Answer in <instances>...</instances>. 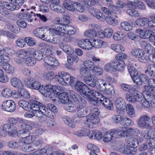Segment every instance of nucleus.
Listing matches in <instances>:
<instances>
[{
    "mask_svg": "<svg viewBox=\"0 0 155 155\" xmlns=\"http://www.w3.org/2000/svg\"><path fill=\"white\" fill-rule=\"evenodd\" d=\"M7 143L8 147L12 149H17L21 146L20 140H10L7 142Z\"/></svg>",
    "mask_w": 155,
    "mask_h": 155,
    "instance_id": "obj_38",
    "label": "nucleus"
},
{
    "mask_svg": "<svg viewBox=\"0 0 155 155\" xmlns=\"http://www.w3.org/2000/svg\"><path fill=\"white\" fill-rule=\"evenodd\" d=\"M74 2L71 0H65L63 4L64 7L68 10L71 12H74L73 6Z\"/></svg>",
    "mask_w": 155,
    "mask_h": 155,
    "instance_id": "obj_36",
    "label": "nucleus"
},
{
    "mask_svg": "<svg viewBox=\"0 0 155 155\" xmlns=\"http://www.w3.org/2000/svg\"><path fill=\"white\" fill-rule=\"evenodd\" d=\"M78 45L80 47L86 50H89L92 49L90 41L87 39H82L79 40Z\"/></svg>",
    "mask_w": 155,
    "mask_h": 155,
    "instance_id": "obj_19",
    "label": "nucleus"
},
{
    "mask_svg": "<svg viewBox=\"0 0 155 155\" xmlns=\"http://www.w3.org/2000/svg\"><path fill=\"white\" fill-rule=\"evenodd\" d=\"M126 110L127 114L131 117H136V114L133 106L130 104H127L125 107Z\"/></svg>",
    "mask_w": 155,
    "mask_h": 155,
    "instance_id": "obj_29",
    "label": "nucleus"
},
{
    "mask_svg": "<svg viewBox=\"0 0 155 155\" xmlns=\"http://www.w3.org/2000/svg\"><path fill=\"white\" fill-rule=\"evenodd\" d=\"M112 66H113L114 69L118 71H123L125 67V63L123 60H114L112 61Z\"/></svg>",
    "mask_w": 155,
    "mask_h": 155,
    "instance_id": "obj_20",
    "label": "nucleus"
},
{
    "mask_svg": "<svg viewBox=\"0 0 155 155\" xmlns=\"http://www.w3.org/2000/svg\"><path fill=\"white\" fill-rule=\"evenodd\" d=\"M11 82L12 86L18 88H22L23 86V83L20 80L16 78H13L11 80Z\"/></svg>",
    "mask_w": 155,
    "mask_h": 155,
    "instance_id": "obj_35",
    "label": "nucleus"
},
{
    "mask_svg": "<svg viewBox=\"0 0 155 155\" xmlns=\"http://www.w3.org/2000/svg\"><path fill=\"white\" fill-rule=\"evenodd\" d=\"M92 71L93 73L97 75H100L103 73V69L99 66V65H96Z\"/></svg>",
    "mask_w": 155,
    "mask_h": 155,
    "instance_id": "obj_63",
    "label": "nucleus"
},
{
    "mask_svg": "<svg viewBox=\"0 0 155 155\" xmlns=\"http://www.w3.org/2000/svg\"><path fill=\"white\" fill-rule=\"evenodd\" d=\"M113 137H115L114 130L107 131L103 136V141L105 142H108L112 140Z\"/></svg>",
    "mask_w": 155,
    "mask_h": 155,
    "instance_id": "obj_28",
    "label": "nucleus"
},
{
    "mask_svg": "<svg viewBox=\"0 0 155 155\" xmlns=\"http://www.w3.org/2000/svg\"><path fill=\"white\" fill-rule=\"evenodd\" d=\"M90 43L92 46V48L93 47L95 48H100L102 44H106V43L103 42L102 41L97 38H91Z\"/></svg>",
    "mask_w": 155,
    "mask_h": 155,
    "instance_id": "obj_30",
    "label": "nucleus"
},
{
    "mask_svg": "<svg viewBox=\"0 0 155 155\" xmlns=\"http://www.w3.org/2000/svg\"><path fill=\"white\" fill-rule=\"evenodd\" d=\"M0 32H1V35H6L10 38H14L15 36V35L13 33L12 30H10V31H6L1 30L0 31Z\"/></svg>",
    "mask_w": 155,
    "mask_h": 155,
    "instance_id": "obj_59",
    "label": "nucleus"
},
{
    "mask_svg": "<svg viewBox=\"0 0 155 155\" xmlns=\"http://www.w3.org/2000/svg\"><path fill=\"white\" fill-rule=\"evenodd\" d=\"M146 74L153 77H155V65L150 64L148 65L145 70Z\"/></svg>",
    "mask_w": 155,
    "mask_h": 155,
    "instance_id": "obj_32",
    "label": "nucleus"
},
{
    "mask_svg": "<svg viewBox=\"0 0 155 155\" xmlns=\"http://www.w3.org/2000/svg\"><path fill=\"white\" fill-rule=\"evenodd\" d=\"M140 37L142 38H149V41L153 42L155 40V33L149 30H139Z\"/></svg>",
    "mask_w": 155,
    "mask_h": 155,
    "instance_id": "obj_10",
    "label": "nucleus"
},
{
    "mask_svg": "<svg viewBox=\"0 0 155 155\" xmlns=\"http://www.w3.org/2000/svg\"><path fill=\"white\" fill-rule=\"evenodd\" d=\"M150 117L146 114H143L140 117L137 122L138 127L143 129L148 130V132L152 129L151 124Z\"/></svg>",
    "mask_w": 155,
    "mask_h": 155,
    "instance_id": "obj_3",
    "label": "nucleus"
},
{
    "mask_svg": "<svg viewBox=\"0 0 155 155\" xmlns=\"http://www.w3.org/2000/svg\"><path fill=\"white\" fill-rule=\"evenodd\" d=\"M130 95L126 93L125 95V98L126 100L130 103H135L137 102V99L140 96L137 93L135 88L131 86L130 89L128 91Z\"/></svg>",
    "mask_w": 155,
    "mask_h": 155,
    "instance_id": "obj_7",
    "label": "nucleus"
},
{
    "mask_svg": "<svg viewBox=\"0 0 155 155\" xmlns=\"http://www.w3.org/2000/svg\"><path fill=\"white\" fill-rule=\"evenodd\" d=\"M25 63L28 66H33L36 64V61L33 57L28 56L25 58Z\"/></svg>",
    "mask_w": 155,
    "mask_h": 155,
    "instance_id": "obj_47",
    "label": "nucleus"
},
{
    "mask_svg": "<svg viewBox=\"0 0 155 155\" xmlns=\"http://www.w3.org/2000/svg\"><path fill=\"white\" fill-rule=\"evenodd\" d=\"M111 49L117 53H120L124 51V49L123 46L117 44H113L110 46Z\"/></svg>",
    "mask_w": 155,
    "mask_h": 155,
    "instance_id": "obj_40",
    "label": "nucleus"
},
{
    "mask_svg": "<svg viewBox=\"0 0 155 155\" xmlns=\"http://www.w3.org/2000/svg\"><path fill=\"white\" fill-rule=\"evenodd\" d=\"M2 108L4 110L12 112L15 109V104L12 100H5L3 102Z\"/></svg>",
    "mask_w": 155,
    "mask_h": 155,
    "instance_id": "obj_13",
    "label": "nucleus"
},
{
    "mask_svg": "<svg viewBox=\"0 0 155 155\" xmlns=\"http://www.w3.org/2000/svg\"><path fill=\"white\" fill-rule=\"evenodd\" d=\"M88 12L101 21H104L106 20L108 24L113 26L117 25L118 24V21L116 19L109 15L105 17L102 12L95 8H91L89 9Z\"/></svg>",
    "mask_w": 155,
    "mask_h": 155,
    "instance_id": "obj_1",
    "label": "nucleus"
},
{
    "mask_svg": "<svg viewBox=\"0 0 155 155\" xmlns=\"http://www.w3.org/2000/svg\"><path fill=\"white\" fill-rule=\"evenodd\" d=\"M29 104L28 101L23 100H20L18 102L19 105L25 110L28 109Z\"/></svg>",
    "mask_w": 155,
    "mask_h": 155,
    "instance_id": "obj_54",
    "label": "nucleus"
},
{
    "mask_svg": "<svg viewBox=\"0 0 155 155\" xmlns=\"http://www.w3.org/2000/svg\"><path fill=\"white\" fill-rule=\"evenodd\" d=\"M79 104L77 107V116L78 117H84L87 112V109L86 107V102L84 98H81L78 100Z\"/></svg>",
    "mask_w": 155,
    "mask_h": 155,
    "instance_id": "obj_5",
    "label": "nucleus"
},
{
    "mask_svg": "<svg viewBox=\"0 0 155 155\" xmlns=\"http://www.w3.org/2000/svg\"><path fill=\"white\" fill-rule=\"evenodd\" d=\"M44 105L41 103L35 101L34 103H32L30 104V108L33 111H36V114L38 117V114L39 113H42L43 111V110L45 108Z\"/></svg>",
    "mask_w": 155,
    "mask_h": 155,
    "instance_id": "obj_14",
    "label": "nucleus"
},
{
    "mask_svg": "<svg viewBox=\"0 0 155 155\" xmlns=\"http://www.w3.org/2000/svg\"><path fill=\"white\" fill-rule=\"evenodd\" d=\"M131 145L134 146L135 145V144L132 142L131 143L130 142L125 146L124 144H121L117 148L119 149L120 151L122 153L134 155L137 153V149L131 147Z\"/></svg>",
    "mask_w": 155,
    "mask_h": 155,
    "instance_id": "obj_8",
    "label": "nucleus"
},
{
    "mask_svg": "<svg viewBox=\"0 0 155 155\" xmlns=\"http://www.w3.org/2000/svg\"><path fill=\"white\" fill-rule=\"evenodd\" d=\"M127 134L128 136L135 135H138L140 134V131L139 130L136 128L130 127L128 128H127Z\"/></svg>",
    "mask_w": 155,
    "mask_h": 155,
    "instance_id": "obj_46",
    "label": "nucleus"
},
{
    "mask_svg": "<svg viewBox=\"0 0 155 155\" xmlns=\"http://www.w3.org/2000/svg\"><path fill=\"white\" fill-rule=\"evenodd\" d=\"M7 2L0 0V13L3 15L8 14V10L6 8Z\"/></svg>",
    "mask_w": 155,
    "mask_h": 155,
    "instance_id": "obj_39",
    "label": "nucleus"
},
{
    "mask_svg": "<svg viewBox=\"0 0 155 155\" xmlns=\"http://www.w3.org/2000/svg\"><path fill=\"white\" fill-rule=\"evenodd\" d=\"M131 78L134 83L138 85L142 84L141 81L140 76L137 74V73H135L131 76Z\"/></svg>",
    "mask_w": 155,
    "mask_h": 155,
    "instance_id": "obj_60",
    "label": "nucleus"
},
{
    "mask_svg": "<svg viewBox=\"0 0 155 155\" xmlns=\"http://www.w3.org/2000/svg\"><path fill=\"white\" fill-rule=\"evenodd\" d=\"M64 122L70 127H73L74 125L71 119L68 117L65 116L62 118Z\"/></svg>",
    "mask_w": 155,
    "mask_h": 155,
    "instance_id": "obj_55",
    "label": "nucleus"
},
{
    "mask_svg": "<svg viewBox=\"0 0 155 155\" xmlns=\"http://www.w3.org/2000/svg\"><path fill=\"white\" fill-rule=\"evenodd\" d=\"M99 101L107 109L112 110L113 104L108 98L105 97L103 100H99Z\"/></svg>",
    "mask_w": 155,
    "mask_h": 155,
    "instance_id": "obj_33",
    "label": "nucleus"
},
{
    "mask_svg": "<svg viewBox=\"0 0 155 155\" xmlns=\"http://www.w3.org/2000/svg\"><path fill=\"white\" fill-rule=\"evenodd\" d=\"M22 149L23 151L25 152H29L35 150L33 146L30 143L24 144L22 145Z\"/></svg>",
    "mask_w": 155,
    "mask_h": 155,
    "instance_id": "obj_57",
    "label": "nucleus"
},
{
    "mask_svg": "<svg viewBox=\"0 0 155 155\" xmlns=\"http://www.w3.org/2000/svg\"><path fill=\"white\" fill-rule=\"evenodd\" d=\"M149 20L148 18L144 17L137 19L135 21V23L138 26H143L145 24H147Z\"/></svg>",
    "mask_w": 155,
    "mask_h": 155,
    "instance_id": "obj_49",
    "label": "nucleus"
},
{
    "mask_svg": "<svg viewBox=\"0 0 155 155\" xmlns=\"http://www.w3.org/2000/svg\"><path fill=\"white\" fill-rule=\"evenodd\" d=\"M8 122L11 124L15 125L20 124L24 122V119L20 117L14 118L11 117L8 120Z\"/></svg>",
    "mask_w": 155,
    "mask_h": 155,
    "instance_id": "obj_34",
    "label": "nucleus"
},
{
    "mask_svg": "<svg viewBox=\"0 0 155 155\" xmlns=\"http://www.w3.org/2000/svg\"><path fill=\"white\" fill-rule=\"evenodd\" d=\"M2 94L4 97H8L12 96V92L9 88L5 87L2 90Z\"/></svg>",
    "mask_w": 155,
    "mask_h": 155,
    "instance_id": "obj_53",
    "label": "nucleus"
},
{
    "mask_svg": "<svg viewBox=\"0 0 155 155\" xmlns=\"http://www.w3.org/2000/svg\"><path fill=\"white\" fill-rule=\"evenodd\" d=\"M43 77L45 79L51 81L54 78V75L53 73L50 71L44 73L43 74Z\"/></svg>",
    "mask_w": 155,
    "mask_h": 155,
    "instance_id": "obj_62",
    "label": "nucleus"
},
{
    "mask_svg": "<svg viewBox=\"0 0 155 155\" xmlns=\"http://www.w3.org/2000/svg\"><path fill=\"white\" fill-rule=\"evenodd\" d=\"M56 77L58 81L64 85L66 84L71 85L75 81V78L73 76H71L68 73L64 71L59 72L56 75Z\"/></svg>",
    "mask_w": 155,
    "mask_h": 155,
    "instance_id": "obj_2",
    "label": "nucleus"
},
{
    "mask_svg": "<svg viewBox=\"0 0 155 155\" xmlns=\"http://www.w3.org/2000/svg\"><path fill=\"white\" fill-rule=\"evenodd\" d=\"M25 85L28 87L35 90H40L42 88V85L39 82L33 78H25L24 81Z\"/></svg>",
    "mask_w": 155,
    "mask_h": 155,
    "instance_id": "obj_6",
    "label": "nucleus"
},
{
    "mask_svg": "<svg viewBox=\"0 0 155 155\" xmlns=\"http://www.w3.org/2000/svg\"><path fill=\"white\" fill-rule=\"evenodd\" d=\"M28 51L24 49L18 51L16 53V56L25 60L28 56Z\"/></svg>",
    "mask_w": 155,
    "mask_h": 155,
    "instance_id": "obj_50",
    "label": "nucleus"
},
{
    "mask_svg": "<svg viewBox=\"0 0 155 155\" xmlns=\"http://www.w3.org/2000/svg\"><path fill=\"white\" fill-rule=\"evenodd\" d=\"M127 128L124 127H120L117 130H114V133L115 135V137L118 138L119 137H122L125 136H128L127 133Z\"/></svg>",
    "mask_w": 155,
    "mask_h": 155,
    "instance_id": "obj_24",
    "label": "nucleus"
},
{
    "mask_svg": "<svg viewBox=\"0 0 155 155\" xmlns=\"http://www.w3.org/2000/svg\"><path fill=\"white\" fill-rule=\"evenodd\" d=\"M53 85L50 84H46L44 87L42 85V88L40 90V92L46 97L52 96L53 94Z\"/></svg>",
    "mask_w": 155,
    "mask_h": 155,
    "instance_id": "obj_17",
    "label": "nucleus"
},
{
    "mask_svg": "<svg viewBox=\"0 0 155 155\" xmlns=\"http://www.w3.org/2000/svg\"><path fill=\"white\" fill-rule=\"evenodd\" d=\"M125 35L121 31H117L114 33L113 36L114 39L115 41H119L123 39L125 37Z\"/></svg>",
    "mask_w": 155,
    "mask_h": 155,
    "instance_id": "obj_52",
    "label": "nucleus"
},
{
    "mask_svg": "<svg viewBox=\"0 0 155 155\" xmlns=\"http://www.w3.org/2000/svg\"><path fill=\"white\" fill-rule=\"evenodd\" d=\"M84 81L85 83L92 87H94L96 85H98V81L97 78L91 73L84 77Z\"/></svg>",
    "mask_w": 155,
    "mask_h": 155,
    "instance_id": "obj_12",
    "label": "nucleus"
},
{
    "mask_svg": "<svg viewBox=\"0 0 155 155\" xmlns=\"http://www.w3.org/2000/svg\"><path fill=\"white\" fill-rule=\"evenodd\" d=\"M138 58H139V61L141 62H146L148 58L149 60L152 62H155V57H154V55L150 54L149 57H148L145 55V52L144 51H143V54H141L140 56Z\"/></svg>",
    "mask_w": 155,
    "mask_h": 155,
    "instance_id": "obj_25",
    "label": "nucleus"
},
{
    "mask_svg": "<svg viewBox=\"0 0 155 155\" xmlns=\"http://www.w3.org/2000/svg\"><path fill=\"white\" fill-rule=\"evenodd\" d=\"M33 33L35 36L40 38H44L45 36L44 30H35Z\"/></svg>",
    "mask_w": 155,
    "mask_h": 155,
    "instance_id": "obj_61",
    "label": "nucleus"
},
{
    "mask_svg": "<svg viewBox=\"0 0 155 155\" xmlns=\"http://www.w3.org/2000/svg\"><path fill=\"white\" fill-rule=\"evenodd\" d=\"M32 55L35 59L39 61H41L43 58V53L40 50H37L33 52Z\"/></svg>",
    "mask_w": 155,
    "mask_h": 155,
    "instance_id": "obj_44",
    "label": "nucleus"
},
{
    "mask_svg": "<svg viewBox=\"0 0 155 155\" xmlns=\"http://www.w3.org/2000/svg\"><path fill=\"white\" fill-rule=\"evenodd\" d=\"M86 121L85 124L87 127L93 128V125L98 124L100 121L98 116L89 114L86 116Z\"/></svg>",
    "mask_w": 155,
    "mask_h": 155,
    "instance_id": "obj_11",
    "label": "nucleus"
},
{
    "mask_svg": "<svg viewBox=\"0 0 155 155\" xmlns=\"http://www.w3.org/2000/svg\"><path fill=\"white\" fill-rule=\"evenodd\" d=\"M143 51L141 49L135 48L133 49L131 51L132 55L135 57L138 58L141 54H143Z\"/></svg>",
    "mask_w": 155,
    "mask_h": 155,
    "instance_id": "obj_58",
    "label": "nucleus"
},
{
    "mask_svg": "<svg viewBox=\"0 0 155 155\" xmlns=\"http://www.w3.org/2000/svg\"><path fill=\"white\" fill-rule=\"evenodd\" d=\"M19 90V96L20 97H22L25 98H29L30 97V94L28 91L25 89L20 88Z\"/></svg>",
    "mask_w": 155,
    "mask_h": 155,
    "instance_id": "obj_51",
    "label": "nucleus"
},
{
    "mask_svg": "<svg viewBox=\"0 0 155 155\" xmlns=\"http://www.w3.org/2000/svg\"><path fill=\"white\" fill-rule=\"evenodd\" d=\"M60 101L61 103L65 104L69 102V98L68 94L65 92H63L58 95Z\"/></svg>",
    "mask_w": 155,
    "mask_h": 155,
    "instance_id": "obj_37",
    "label": "nucleus"
},
{
    "mask_svg": "<svg viewBox=\"0 0 155 155\" xmlns=\"http://www.w3.org/2000/svg\"><path fill=\"white\" fill-rule=\"evenodd\" d=\"M97 31L95 30H88L84 32V35L87 38H92L96 36Z\"/></svg>",
    "mask_w": 155,
    "mask_h": 155,
    "instance_id": "obj_45",
    "label": "nucleus"
},
{
    "mask_svg": "<svg viewBox=\"0 0 155 155\" xmlns=\"http://www.w3.org/2000/svg\"><path fill=\"white\" fill-rule=\"evenodd\" d=\"M73 6H74V12L75 10H76L80 12H83L85 11L84 7L83 5L78 2H74Z\"/></svg>",
    "mask_w": 155,
    "mask_h": 155,
    "instance_id": "obj_42",
    "label": "nucleus"
},
{
    "mask_svg": "<svg viewBox=\"0 0 155 155\" xmlns=\"http://www.w3.org/2000/svg\"><path fill=\"white\" fill-rule=\"evenodd\" d=\"M35 15H31L28 13H23L19 14L18 15L19 18L25 20L29 22H31L35 18Z\"/></svg>",
    "mask_w": 155,
    "mask_h": 155,
    "instance_id": "obj_26",
    "label": "nucleus"
},
{
    "mask_svg": "<svg viewBox=\"0 0 155 155\" xmlns=\"http://www.w3.org/2000/svg\"><path fill=\"white\" fill-rule=\"evenodd\" d=\"M22 137L20 139L21 143L27 144L31 143L35 139L34 135H30L29 131H24L21 133Z\"/></svg>",
    "mask_w": 155,
    "mask_h": 155,
    "instance_id": "obj_9",
    "label": "nucleus"
},
{
    "mask_svg": "<svg viewBox=\"0 0 155 155\" xmlns=\"http://www.w3.org/2000/svg\"><path fill=\"white\" fill-rule=\"evenodd\" d=\"M2 68L7 73L12 74L14 72V68L8 63L3 64L2 65Z\"/></svg>",
    "mask_w": 155,
    "mask_h": 155,
    "instance_id": "obj_43",
    "label": "nucleus"
},
{
    "mask_svg": "<svg viewBox=\"0 0 155 155\" xmlns=\"http://www.w3.org/2000/svg\"><path fill=\"white\" fill-rule=\"evenodd\" d=\"M91 60L93 63L96 65H99L102 63V60L100 58L95 56L91 57Z\"/></svg>",
    "mask_w": 155,
    "mask_h": 155,
    "instance_id": "obj_64",
    "label": "nucleus"
},
{
    "mask_svg": "<svg viewBox=\"0 0 155 155\" xmlns=\"http://www.w3.org/2000/svg\"><path fill=\"white\" fill-rule=\"evenodd\" d=\"M25 40L27 44L30 46H33L36 44V41L32 38L27 37L25 38Z\"/></svg>",
    "mask_w": 155,
    "mask_h": 155,
    "instance_id": "obj_56",
    "label": "nucleus"
},
{
    "mask_svg": "<svg viewBox=\"0 0 155 155\" xmlns=\"http://www.w3.org/2000/svg\"><path fill=\"white\" fill-rule=\"evenodd\" d=\"M51 32L53 35H57L64 36V34L73 35L76 33V30H50Z\"/></svg>",
    "mask_w": 155,
    "mask_h": 155,
    "instance_id": "obj_18",
    "label": "nucleus"
},
{
    "mask_svg": "<svg viewBox=\"0 0 155 155\" xmlns=\"http://www.w3.org/2000/svg\"><path fill=\"white\" fill-rule=\"evenodd\" d=\"M44 60L45 64L50 66L57 67L59 64L56 59L51 56H46L44 58Z\"/></svg>",
    "mask_w": 155,
    "mask_h": 155,
    "instance_id": "obj_23",
    "label": "nucleus"
},
{
    "mask_svg": "<svg viewBox=\"0 0 155 155\" xmlns=\"http://www.w3.org/2000/svg\"><path fill=\"white\" fill-rule=\"evenodd\" d=\"M115 105L118 110H122L125 108V101L122 98H118L115 101Z\"/></svg>",
    "mask_w": 155,
    "mask_h": 155,
    "instance_id": "obj_31",
    "label": "nucleus"
},
{
    "mask_svg": "<svg viewBox=\"0 0 155 155\" xmlns=\"http://www.w3.org/2000/svg\"><path fill=\"white\" fill-rule=\"evenodd\" d=\"M74 88L84 97V96L87 94H86L85 90L87 89V86L82 82L80 81L76 82L74 85Z\"/></svg>",
    "mask_w": 155,
    "mask_h": 155,
    "instance_id": "obj_16",
    "label": "nucleus"
},
{
    "mask_svg": "<svg viewBox=\"0 0 155 155\" xmlns=\"http://www.w3.org/2000/svg\"><path fill=\"white\" fill-rule=\"evenodd\" d=\"M21 125V127L23 129V132L24 131H29L32 129V126L35 125V123L31 122L29 121L25 120H24V122H23Z\"/></svg>",
    "mask_w": 155,
    "mask_h": 155,
    "instance_id": "obj_27",
    "label": "nucleus"
},
{
    "mask_svg": "<svg viewBox=\"0 0 155 155\" xmlns=\"http://www.w3.org/2000/svg\"><path fill=\"white\" fill-rule=\"evenodd\" d=\"M84 65L87 69L92 71H93L96 66L92 61L88 60L85 61L84 62Z\"/></svg>",
    "mask_w": 155,
    "mask_h": 155,
    "instance_id": "obj_48",
    "label": "nucleus"
},
{
    "mask_svg": "<svg viewBox=\"0 0 155 155\" xmlns=\"http://www.w3.org/2000/svg\"><path fill=\"white\" fill-rule=\"evenodd\" d=\"M69 17L65 16L57 21V23L52 25V29H64L68 28L72 29L73 28L68 25L70 23Z\"/></svg>",
    "mask_w": 155,
    "mask_h": 155,
    "instance_id": "obj_4",
    "label": "nucleus"
},
{
    "mask_svg": "<svg viewBox=\"0 0 155 155\" xmlns=\"http://www.w3.org/2000/svg\"><path fill=\"white\" fill-rule=\"evenodd\" d=\"M144 95L143 97L141 95L137 99V102L138 101L140 102L143 106L146 108H148L150 106V104H149V101L151 98H150V93L144 91Z\"/></svg>",
    "mask_w": 155,
    "mask_h": 155,
    "instance_id": "obj_15",
    "label": "nucleus"
},
{
    "mask_svg": "<svg viewBox=\"0 0 155 155\" xmlns=\"http://www.w3.org/2000/svg\"><path fill=\"white\" fill-rule=\"evenodd\" d=\"M120 123L122 126H129L133 124V121L130 119L122 117Z\"/></svg>",
    "mask_w": 155,
    "mask_h": 155,
    "instance_id": "obj_41",
    "label": "nucleus"
},
{
    "mask_svg": "<svg viewBox=\"0 0 155 155\" xmlns=\"http://www.w3.org/2000/svg\"><path fill=\"white\" fill-rule=\"evenodd\" d=\"M43 111L42 113H39L38 114V118H41L43 117L44 116L48 117L51 118H54L55 116V113L51 110H48V109L46 107L44 108Z\"/></svg>",
    "mask_w": 155,
    "mask_h": 155,
    "instance_id": "obj_21",
    "label": "nucleus"
},
{
    "mask_svg": "<svg viewBox=\"0 0 155 155\" xmlns=\"http://www.w3.org/2000/svg\"><path fill=\"white\" fill-rule=\"evenodd\" d=\"M2 127L4 130L8 132V134L10 136H14L17 132V130L15 127L11 126L9 124H4Z\"/></svg>",
    "mask_w": 155,
    "mask_h": 155,
    "instance_id": "obj_22",
    "label": "nucleus"
}]
</instances>
